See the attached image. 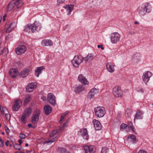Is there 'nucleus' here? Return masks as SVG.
<instances>
[{
    "mask_svg": "<svg viewBox=\"0 0 153 153\" xmlns=\"http://www.w3.org/2000/svg\"><path fill=\"white\" fill-rule=\"evenodd\" d=\"M151 11V7L149 6V3H145L143 6L138 8V11L141 15L144 16L146 12L150 13Z\"/></svg>",
    "mask_w": 153,
    "mask_h": 153,
    "instance_id": "obj_1",
    "label": "nucleus"
},
{
    "mask_svg": "<svg viewBox=\"0 0 153 153\" xmlns=\"http://www.w3.org/2000/svg\"><path fill=\"white\" fill-rule=\"evenodd\" d=\"M23 3L20 2V0H13L8 5V10L9 11L11 10L13 8L16 6L17 8H19L22 6Z\"/></svg>",
    "mask_w": 153,
    "mask_h": 153,
    "instance_id": "obj_2",
    "label": "nucleus"
},
{
    "mask_svg": "<svg viewBox=\"0 0 153 153\" xmlns=\"http://www.w3.org/2000/svg\"><path fill=\"white\" fill-rule=\"evenodd\" d=\"M23 3L20 2V0H13L8 5V10L9 11L11 10L13 8L16 6L17 8H19L22 6Z\"/></svg>",
    "mask_w": 153,
    "mask_h": 153,
    "instance_id": "obj_3",
    "label": "nucleus"
},
{
    "mask_svg": "<svg viewBox=\"0 0 153 153\" xmlns=\"http://www.w3.org/2000/svg\"><path fill=\"white\" fill-rule=\"evenodd\" d=\"M105 110V108L103 107H97L94 109L95 114L98 117H102L104 115Z\"/></svg>",
    "mask_w": 153,
    "mask_h": 153,
    "instance_id": "obj_4",
    "label": "nucleus"
},
{
    "mask_svg": "<svg viewBox=\"0 0 153 153\" xmlns=\"http://www.w3.org/2000/svg\"><path fill=\"white\" fill-rule=\"evenodd\" d=\"M58 134L57 133V131L56 130L53 131L50 134L49 139L45 141L44 143L51 144L55 141V139L58 138Z\"/></svg>",
    "mask_w": 153,
    "mask_h": 153,
    "instance_id": "obj_5",
    "label": "nucleus"
},
{
    "mask_svg": "<svg viewBox=\"0 0 153 153\" xmlns=\"http://www.w3.org/2000/svg\"><path fill=\"white\" fill-rule=\"evenodd\" d=\"M82 58L78 55H76L71 60L73 65L76 68H78L80 64L82 62Z\"/></svg>",
    "mask_w": 153,
    "mask_h": 153,
    "instance_id": "obj_6",
    "label": "nucleus"
},
{
    "mask_svg": "<svg viewBox=\"0 0 153 153\" xmlns=\"http://www.w3.org/2000/svg\"><path fill=\"white\" fill-rule=\"evenodd\" d=\"M120 35L117 32L111 33L110 37L111 42L113 44L118 42L120 41Z\"/></svg>",
    "mask_w": 153,
    "mask_h": 153,
    "instance_id": "obj_7",
    "label": "nucleus"
},
{
    "mask_svg": "<svg viewBox=\"0 0 153 153\" xmlns=\"http://www.w3.org/2000/svg\"><path fill=\"white\" fill-rule=\"evenodd\" d=\"M113 93L114 96L116 97H121L123 95V92L120 87L117 86L113 88Z\"/></svg>",
    "mask_w": 153,
    "mask_h": 153,
    "instance_id": "obj_8",
    "label": "nucleus"
},
{
    "mask_svg": "<svg viewBox=\"0 0 153 153\" xmlns=\"http://www.w3.org/2000/svg\"><path fill=\"white\" fill-rule=\"evenodd\" d=\"M27 50L26 47L24 45H20L16 48L15 52L18 55H20L24 53Z\"/></svg>",
    "mask_w": 153,
    "mask_h": 153,
    "instance_id": "obj_9",
    "label": "nucleus"
},
{
    "mask_svg": "<svg viewBox=\"0 0 153 153\" xmlns=\"http://www.w3.org/2000/svg\"><path fill=\"white\" fill-rule=\"evenodd\" d=\"M40 111L39 109L36 110L33 114L32 117L31 122L34 124H36L38 122L40 114Z\"/></svg>",
    "mask_w": 153,
    "mask_h": 153,
    "instance_id": "obj_10",
    "label": "nucleus"
},
{
    "mask_svg": "<svg viewBox=\"0 0 153 153\" xmlns=\"http://www.w3.org/2000/svg\"><path fill=\"white\" fill-rule=\"evenodd\" d=\"M41 24L38 22H35L32 25V32L36 33L39 31L41 28Z\"/></svg>",
    "mask_w": 153,
    "mask_h": 153,
    "instance_id": "obj_11",
    "label": "nucleus"
},
{
    "mask_svg": "<svg viewBox=\"0 0 153 153\" xmlns=\"http://www.w3.org/2000/svg\"><path fill=\"white\" fill-rule=\"evenodd\" d=\"M152 75V73L149 71H147L143 73L142 78L143 81L146 84L149 80L150 77Z\"/></svg>",
    "mask_w": 153,
    "mask_h": 153,
    "instance_id": "obj_12",
    "label": "nucleus"
},
{
    "mask_svg": "<svg viewBox=\"0 0 153 153\" xmlns=\"http://www.w3.org/2000/svg\"><path fill=\"white\" fill-rule=\"evenodd\" d=\"M47 100L48 102L53 105L56 104L55 97L54 94L52 93H49L47 95Z\"/></svg>",
    "mask_w": 153,
    "mask_h": 153,
    "instance_id": "obj_13",
    "label": "nucleus"
},
{
    "mask_svg": "<svg viewBox=\"0 0 153 153\" xmlns=\"http://www.w3.org/2000/svg\"><path fill=\"white\" fill-rule=\"evenodd\" d=\"M13 29V24L12 22L9 21H7L4 29L6 32L8 33L11 31Z\"/></svg>",
    "mask_w": 153,
    "mask_h": 153,
    "instance_id": "obj_14",
    "label": "nucleus"
},
{
    "mask_svg": "<svg viewBox=\"0 0 153 153\" xmlns=\"http://www.w3.org/2000/svg\"><path fill=\"white\" fill-rule=\"evenodd\" d=\"M79 132L80 133L81 136L83 137L84 139L88 140L89 138V135L87 129L85 128H83L80 129Z\"/></svg>",
    "mask_w": 153,
    "mask_h": 153,
    "instance_id": "obj_15",
    "label": "nucleus"
},
{
    "mask_svg": "<svg viewBox=\"0 0 153 153\" xmlns=\"http://www.w3.org/2000/svg\"><path fill=\"white\" fill-rule=\"evenodd\" d=\"M36 88V83H31L26 86V91L28 92H30L33 91V89Z\"/></svg>",
    "mask_w": 153,
    "mask_h": 153,
    "instance_id": "obj_16",
    "label": "nucleus"
},
{
    "mask_svg": "<svg viewBox=\"0 0 153 153\" xmlns=\"http://www.w3.org/2000/svg\"><path fill=\"white\" fill-rule=\"evenodd\" d=\"M30 71V68H24L19 73V75L22 77L25 78L28 75Z\"/></svg>",
    "mask_w": 153,
    "mask_h": 153,
    "instance_id": "obj_17",
    "label": "nucleus"
},
{
    "mask_svg": "<svg viewBox=\"0 0 153 153\" xmlns=\"http://www.w3.org/2000/svg\"><path fill=\"white\" fill-rule=\"evenodd\" d=\"M22 104V102L20 99H18L15 100V104L13 107V110L16 111H18Z\"/></svg>",
    "mask_w": 153,
    "mask_h": 153,
    "instance_id": "obj_18",
    "label": "nucleus"
},
{
    "mask_svg": "<svg viewBox=\"0 0 153 153\" xmlns=\"http://www.w3.org/2000/svg\"><path fill=\"white\" fill-rule=\"evenodd\" d=\"M78 80L79 82L84 85H88L89 84V82L87 81L86 78L82 74L79 75L78 77Z\"/></svg>",
    "mask_w": 153,
    "mask_h": 153,
    "instance_id": "obj_19",
    "label": "nucleus"
},
{
    "mask_svg": "<svg viewBox=\"0 0 153 153\" xmlns=\"http://www.w3.org/2000/svg\"><path fill=\"white\" fill-rule=\"evenodd\" d=\"M98 92V89L95 88L92 89L88 93L87 97L88 98L90 99H91L94 97L95 94L97 93Z\"/></svg>",
    "mask_w": 153,
    "mask_h": 153,
    "instance_id": "obj_20",
    "label": "nucleus"
},
{
    "mask_svg": "<svg viewBox=\"0 0 153 153\" xmlns=\"http://www.w3.org/2000/svg\"><path fill=\"white\" fill-rule=\"evenodd\" d=\"M10 76L12 78H15L19 74L18 71L16 69L11 68L9 71Z\"/></svg>",
    "mask_w": 153,
    "mask_h": 153,
    "instance_id": "obj_21",
    "label": "nucleus"
},
{
    "mask_svg": "<svg viewBox=\"0 0 153 153\" xmlns=\"http://www.w3.org/2000/svg\"><path fill=\"white\" fill-rule=\"evenodd\" d=\"M92 122L96 130H100L102 129L101 125L98 120L94 119Z\"/></svg>",
    "mask_w": 153,
    "mask_h": 153,
    "instance_id": "obj_22",
    "label": "nucleus"
},
{
    "mask_svg": "<svg viewBox=\"0 0 153 153\" xmlns=\"http://www.w3.org/2000/svg\"><path fill=\"white\" fill-rule=\"evenodd\" d=\"M84 87L82 85H76L74 87V91L77 94H79L84 90Z\"/></svg>",
    "mask_w": 153,
    "mask_h": 153,
    "instance_id": "obj_23",
    "label": "nucleus"
},
{
    "mask_svg": "<svg viewBox=\"0 0 153 153\" xmlns=\"http://www.w3.org/2000/svg\"><path fill=\"white\" fill-rule=\"evenodd\" d=\"M85 153H94V147L93 146H86L84 147Z\"/></svg>",
    "mask_w": 153,
    "mask_h": 153,
    "instance_id": "obj_24",
    "label": "nucleus"
},
{
    "mask_svg": "<svg viewBox=\"0 0 153 153\" xmlns=\"http://www.w3.org/2000/svg\"><path fill=\"white\" fill-rule=\"evenodd\" d=\"M143 112L139 110H137L134 116V121L135 119H141L143 118Z\"/></svg>",
    "mask_w": 153,
    "mask_h": 153,
    "instance_id": "obj_25",
    "label": "nucleus"
},
{
    "mask_svg": "<svg viewBox=\"0 0 153 153\" xmlns=\"http://www.w3.org/2000/svg\"><path fill=\"white\" fill-rule=\"evenodd\" d=\"M44 66L37 67L35 69V74L37 77H38L40 74L42 73V71L45 69Z\"/></svg>",
    "mask_w": 153,
    "mask_h": 153,
    "instance_id": "obj_26",
    "label": "nucleus"
},
{
    "mask_svg": "<svg viewBox=\"0 0 153 153\" xmlns=\"http://www.w3.org/2000/svg\"><path fill=\"white\" fill-rule=\"evenodd\" d=\"M44 109L45 114L48 115L51 112L52 108L49 105H47L44 106Z\"/></svg>",
    "mask_w": 153,
    "mask_h": 153,
    "instance_id": "obj_27",
    "label": "nucleus"
},
{
    "mask_svg": "<svg viewBox=\"0 0 153 153\" xmlns=\"http://www.w3.org/2000/svg\"><path fill=\"white\" fill-rule=\"evenodd\" d=\"M140 55L139 54H134L132 57V60L134 63H137L140 61Z\"/></svg>",
    "mask_w": 153,
    "mask_h": 153,
    "instance_id": "obj_28",
    "label": "nucleus"
},
{
    "mask_svg": "<svg viewBox=\"0 0 153 153\" xmlns=\"http://www.w3.org/2000/svg\"><path fill=\"white\" fill-rule=\"evenodd\" d=\"M42 43L43 46H51L53 44V42L50 40L45 39L42 41Z\"/></svg>",
    "mask_w": 153,
    "mask_h": 153,
    "instance_id": "obj_29",
    "label": "nucleus"
},
{
    "mask_svg": "<svg viewBox=\"0 0 153 153\" xmlns=\"http://www.w3.org/2000/svg\"><path fill=\"white\" fill-rule=\"evenodd\" d=\"M106 67L107 69L110 72L112 73L114 71V66L111 65V63H108L106 65Z\"/></svg>",
    "mask_w": 153,
    "mask_h": 153,
    "instance_id": "obj_30",
    "label": "nucleus"
},
{
    "mask_svg": "<svg viewBox=\"0 0 153 153\" xmlns=\"http://www.w3.org/2000/svg\"><path fill=\"white\" fill-rule=\"evenodd\" d=\"M94 56L91 53L88 54L87 56L85 57H82L83 60L87 62L89 60H91L93 59Z\"/></svg>",
    "mask_w": 153,
    "mask_h": 153,
    "instance_id": "obj_31",
    "label": "nucleus"
},
{
    "mask_svg": "<svg viewBox=\"0 0 153 153\" xmlns=\"http://www.w3.org/2000/svg\"><path fill=\"white\" fill-rule=\"evenodd\" d=\"M32 25H27L24 27V31L28 33L32 32Z\"/></svg>",
    "mask_w": 153,
    "mask_h": 153,
    "instance_id": "obj_32",
    "label": "nucleus"
},
{
    "mask_svg": "<svg viewBox=\"0 0 153 153\" xmlns=\"http://www.w3.org/2000/svg\"><path fill=\"white\" fill-rule=\"evenodd\" d=\"M65 8L66 9L67 11L68 12V15H69L71 14V13L73 8V6L72 5H66L65 7Z\"/></svg>",
    "mask_w": 153,
    "mask_h": 153,
    "instance_id": "obj_33",
    "label": "nucleus"
},
{
    "mask_svg": "<svg viewBox=\"0 0 153 153\" xmlns=\"http://www.w3.org/2000/svg\"><path fill=\"white\" fill-rule=\"evenodd\" d=\"M32 111L31 108H29L25 110L24 114L27 116H28L32 113Z\"/></svg>",
    "mask_w": 153,
    "mask_h": 153,
    "instance_id": "obj_34",
    "label": "nucleus"
},
{
    "mask_svg": "<svg viewBox=\"0 0 153 153\" xmlns=\"http://www.w3.org/2000/svg\"><path fill=\"white\" fill-rule=\"evenodd\" d=\"M131 138L133 140V142L135 143L137 141V140L136 138V137L135 135L130 134L128 136L127 139Z\"/></svg>",
    "mask_w": 153,
    "mask_h": 153,
    "instance_id": "obj_35",
    "label": "nucleus"
},
{
    "mask_svg": "<svg viewBox=\"0 0 153 153\" xmlns=\"http://www.w3.org/2000/svg\"><path fill=\"white\" fill-rule=\"evenodd\" d=\"M132 111L130 109H127L125 111V115L128 117H131V114L132 113Z\"/></svg>",
    "mask_w": 153,
    "mask_h": 153,
    "instance_id": "obj_36",
    "label": "nucleus"
},
{
    "mask_svg": "<svg viewBox=\"0 0 153 153\" xmlns=\"http://www.w3.org/2000/svg\"><path fill=\"white\" fill-rule=\"evenodd\" d=\"M128 125L125 123H122L120 126V129L123 130V129H126V131H127L129 130L128 128H127Z\"/></svg>",
    "mask_w": 153,
    "mask_h": 153,
    "instance_id": "obj_37",
    "label": "nucleus"
},
{
    "mask_svg": "<svg viewBox=\"0 0 153 153\" xmlns=\"http://www.w3.org/2000/svg\"><path fill=\"white\" fill-rule=\"evenodd\" d=\"M69 112L68 111H65L64 113L62 114L60 117V123H62V120L68 114Z\"/></svg>",
    "mask_w": 153,
    "mask_h": 153,
    "instance_id": "obj_38",
    "label": "nucleus"
},
{
    "mask_svg": "<svg viewBox=\"0 0 153 153\" xmlns=\"http://www.w3.org/2000/svg\"><path fill=\"white\" fill-rule=\"evenodd\" d=\"M58 150L60 153H70L68 151L64 148H59L58 149Z\"/></svg>",
    "mask_w": 153,
    "mask_h": 153,
    "instance_id": "obj_39",
    "label": "nucleus"
},
{
    "mask_svg": "<svg viewBox=\"0 0 153 153\" xmlns=\"http://www.w3.org/2000/svg\"><path fill=\"white\" fill-rule=\"evenodd\" d=\"M128 125L130 127L133 132H134L135 131V129L134 127L133 126L132 123L131 122L129 121L128 122Z\"/></svg>",
    "mask_w": 153,
    "mask_h": 153,
    "instance_id": "obj_40",
    "label": "nucleus"
},
{
    "mask_svg": "<svg viewBox=\"0 0 153 153\" xmlns=\"http://www.w3.org/2000/svg\"><path fill=\"white\" fill-rule=\"evenodd\" d=\"M31 97L29 96L26 97L24 103V105H26L31 100Z\"/></svg>",
    "mask_w": 153,
    "mask_h": 153,
    "instance_id": "obj_41",
    "label": "nucleus"
},
{
    "mask_svg": "<svg viewBox=\"0 0 153 153\" xmlns=\"http://www.w3.org/2000/svg\"><path fill=\"white\" fill-rule=\"evenodd\" d=\"M13 147L15 149L19 150H21V149L22 148L21 145H20L16 143L14 144Z\"/></svg>",
    "mask_w": 153,
    "mask_h": 153,
    "instance_id": "obj_42",
    "label": "nucleus"
},
{
    "mask_svg": "<svg viewBox=\"0 0 153 153\" xmlns=\"http://www.w3.org/2000/svg\"><path fill=\"white\" fill-rule=\"evenodd\" d=\"M68 123V122L67 121L66 122L64 123L62 125L60 126L59 127V129L60 130H64V128L67 126Z\"/></svg>",
    "mask_w": 153,
    "mask_h": 153,
    "instance_id": "obj_43",
    "label": "nucleus"
},
{
    "mask_svg": "<svg viewBox=\"0 0 153 153\" xmlns=\"http://www.w3.org/2000/svg\"><path fill=\"white\" fill-rule=\"evenodd\" d=\"M27 116L23 114L21 117V121L24 123H25L26 122V117Z\"/></svg>",
    "mask_w": 153,
    "mask_h": 153,
    "instance_id": "obj_44",
    "label": "nucleus"
},
{
    "mask_svg": "<svg viewBox=\"0 0 153 153\" xmlns=\"http://www.w3.org/2000/svg\"><path fill=\"white\" fill-rule=\"evenodd\" d=\"M7 110L6 108H5L3 106L2 107L1 106H0L1 113L2 115H4V112Z\"/></svg>",
    "mask_w": 153,
    "mask_h": 153,
    "instance_id": "obj_45",
    "label": "nucleus"
},
{
    "mask_svg": "<svg viewBox=\"0 0 153 153\" xmlns=\"http://www.w3.org/2000/svg\"><path fill=\"white\" fill-rule=\"evenodd\" d=\"M65 0H57V4L58 5L62 4L64 3Z\"/></svg>",
    "mask_w": 153,
    "mask_h": 153,
    "instance_id": "obj_46",
    "label": "nucleus"
},
{
    "mask_svg": "<svg viewBox=\"0 0 153 153\" xmlns=\"http://www.w3.org/2000/svg\"><path fill=\"white\" fill-rule=\"evenodd\" d=\"M20 137L22 139H24L26 138V135L23 133H20Z\"/></svg>",
    "mask_w": 153,
    "mask_h": 153,
    "instance_id": "obj_47",
    "label": "nucleus"
},
{
    "mask_svg": "<svg viewBox=\"0 0 153 153\" xmlns=\"http://www.w3.org/2000/svg\"><path fill=\"white\" fill-rule=\"evenodd\" d=\"M4 145V141L1 139H0V146L2 147Z\"/></svg>",
    "mask_w": 153,
    "mask_h": 153,
    "instance_id": "obj_48",
    "label": "nucleus"
},
{
    "mask_svg": "<svg viewBox=\"0 0 153 153\" xmlns=\"http://www.w3.org/2000/svg\"><path fill=\"white\" fill-rule=\"evenodd\" d=\"M6 118L7 120H9L10 118V115L7 113L6 114H5Z\"/></svg>",
    "mask_w": 153,
    "mask_h": 153,
    "instance_id": "obj_49",
    "label": "nucleus"
},
{
    "mask_svg": "<svg viewBox=\"0 0 153 153\" xmlns=\"http://www.w3.org/2000/svg\"><path fill=\"white\" fill-rule=\"evenodd\" d=\"M5 130L7 134H9L10 132V130L7 126L4 127Z\"/></svg>",
    "mask_w": 153,
    "mask_h": 153,
    "instance_id": "obj_50",
    "label": "nucleus"
},
{
    "mask_svg": "<svg viewBox=\"0 0 153 153\" xmlns=\"http://www.w3.org/2000/svg\"><path fill=\"white\" fill-rule=\"evenodd\" d=\"M138 153H148L146 151L144 150H140L138 152Z\"/></svg>",
    "mask_w": 153,
    "mask_h": 153,
    "instance_id": "obj_51",
    "label": "nucleus"
},
{
    "mask_svg": "<svg viewBox=\"0 0 153 153\" xmlns=\"http://www.w3.org/2000/svg\"><path fill=\"white\" fill-rule=\"evenodd\" d=\"M97 47L98 48H101V49L102 50H103L104 49V48L103 47V45H98L97 46Z\"/></svg>",
    "mask_w": 153,
    "mask_h": 153,
    "instance_id": "obj_52",
    "label": "nucleus"
},
{
    "mask_svg": "<svg viewBox=\"0 0 153 153\" xmlns=\"http://www.w3.org/2000/svg\"><path fill=\"white\" fill-rule=\"evenodd\" d=\"M101 153H105V147H102Z\"/></svg>",
    "mask_w": 153,
    "mask_h": 153,
    "instance_id": "obj_53",
    "label": "nucleus"
},
{
    "mask_svg": "<svg viewBox=\"0 0 153 153\" xmlns=\"http://www.w3.org/2000/svg\"><path fill=\"white\" fill-rule=\"evenodd\" d=\"M9 142L8 140L5 143V145L6 146H7L8 147L9 146Z\"/></svg>",
    "mask_w": 153,
    "mask_h": 153,
    "instance_id": "obj_54",
    "label": "nucleus"
},
{
    "mask_svg": "<svg viewBox=\"0 0 153 153\" xmlns=\"http://www.w3.org/2000/svg\"><path fill=\"white\" fill-rule=\"evenodd\" d=\"M18 142L19 143V144L20 145H21V144L23 143V142L21 139H20L19 140Z\"/></svg>",
    "mask_w": 153,
    "mask_h": 153,
    "instance_id": "obj_55",
    "label": "nucleus"
},
{
    "mask_svg": "<svg viewBox=\"0 0 153 153\" xmlns=\"http://www.w3.org/2000/svg\"><path fill=\"white\" fill-rule=\"evenodd\" d=\"M42 99L44 101L46 100V97L45 96H42Z\"/></svg>",
    "mask_w": 153,
    "mask_h": 153,
    "instance_id": "obj_56",
    "label": "nucleus"
},
{
    "mask_svg": "<svg viewBox=\"0 0 153 153\" xmlns=\"http://www.w3.org/2000/svg\"><path fill=\"white\" fill-rule=\"evenodd\" d=\"M32 125L30 123H29L28 124V127L29 128H30L32 127Z\"/></svg>",
    "mask_w": 153,
    "mask_h": 153,
    "instance_id": "obj_57",
    "label": "nucleus"
},
{
    "mask_svg": "<svg viewBox=\"0 0 153 153\" xmlns=\"http://www.w3.org/2000/svg\"><path fill=\"white\" fill-rule=\"evenodd\" d=\"M138 91H141L142 92H143V89L141 88V89H140L139 90H138Z\"/></svg>",
    "mask_w": 153,
    "mask_h": 153,
    "instance_id": "obj_58",
    "label": "nucleus"
},
{
    "mask_svg": "<svg viewBox=\"0 0 153 153\" xmlns=\"http://www.w3.org/2000/svg\"><path fill=\"white\" fill-rule=\"evenodd\" d=\"M134 24H139V23L137 22V21H135L134 22Z\"/></svg>",
    "mask_w": 153,
    "mask_h": 153,
    "instance_id": "obj_59",
    "label": "nucleus"
},
{
    "mask_svg": "<svg viewBox=\"0 0 153 153\" xmlns=\"http://www.w3.org/2000/svg\"><path fill=\"white\" fill-rule=\"evenodd\" d=\"M3 20L4 21H5V18L4 17H3Z\"/></svg>",
    "mask_w": 153,
    "mask_h": 153,
    "instance_id": "obj_60",
    "label": "nucleus"
},
{
    "mask_svg": "<svg viewBox=\"0 0 153 153\" xmlns=\"http://www.w3.org/2000/svg\"><path fill=\"white\" fill-rule=\"evenodd\" d=\"M25 146L27 147V146H28V143H26Z\"/></svg>",
    "mask_w": 153,
    "mask_h": 153,
    "instance_id": "obj_61",
    "label": "nucleus"
},
{
    "mask_svg": "<svg viewBox=\"0 0 153 153\" xmlns=\"http://www.w3.org/2000/svg\"><path fill=\"white\" fill-rule=\"evenodd\" d=\"M0 153H5V152H4L3 151H0Z\"/></svg>",
    "mask_w": 153,
    "mask_h": 153,
    "instance_id": "obj_62",
    "label": "nucleus"
},
{
    "mask_svg": "<svg viewBox=\"0 0 153 153\" xmlns=\"http://www.w3.org/2000/svg\"><path fill=\"white\" fill-rule=\"evenodd\" d=\"M15 153H21L20 152H19V151L16 152H15Z\"/></svg>",
    "mask_w": 153,
    "mask_h": 153,
    "instance_id": "obj_63",
    "label": "nucleus"
},
{
    "mask_svg": "<svg viewBox=\"0 0 153 153\" xmlns=\"http://www.w3.org/2000/svg\"><path fill=\"white\" fill-rule=\"evenodd\" d=\"M4 132H2L1 133V134H2V135H4Z\"/></svg>",
    "mask_w": 153,
    "mask_h": 153,
    "instance_id": "obj_64",
    "label": "nucleus"
}]
</instances>
